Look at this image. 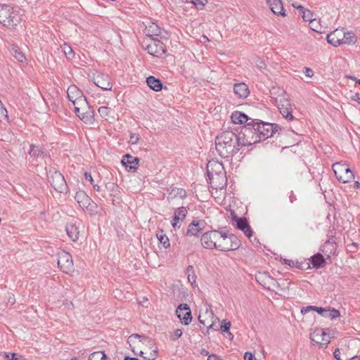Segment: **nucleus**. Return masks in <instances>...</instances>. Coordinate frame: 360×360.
I'll list each match as a JSON object with an SVG mask.
<instances>
[{"instance_id":"4","label":"nucleus","mask_w":360,"mask_h":360,"mask_svg":"<svg viewBox=\"0 0 360 360\" xmlns=\"http://www.w3.org/2000/svg\"><path fill=\"white\" fill-rule=\"evenodd\" d=\"M256 131L258 137V142L272 137L281 128L276 124L264 122L262 121H255Z\"/></svg>"},{"instance_id":"53","label":"nucleus","mask_w":360,"mask_h":360,"mask_svg":"<svg viewBox=\"0 0 360 360\" xmlns=\"http://www.w3.org/2000/svg\"><path fill=\"white\" fill-rule=\"evenodd\" d=\"M7 113H8L7 110L6 109V108L4 107V105L0 100V117H8Z\"/></svg>"},{"instance_id":"20","label":"nucleus","mask_w":360,"mask_h":360,"mask_svg":"<svg viewBox=\"0 0 360 360\" xmlns=\"http://www.w3.org/2000/svg\"><path fill=\"white\" fill-rule=\"evenodd\" d=\"M332 233V231H330ZM328 239L324 243L322 247V252L326 255L328 257H330L331 255H335L337 250V243H336V238L328 233Z\"/></svg>"},{"instance_id":"63","label":"nucleus","mask_w":360,"mask_h":360,"mask_svg":"<svg viewBox=\"0 0 360 360\" xmlns=\"http://www.w3.org/2000/svg\"><path fill=\"white\" fill-rule=\"evenodd\" d=\"M351 99L352 101H355L358 102V103L360 104V96L359 94L356 93L354 95H352L351 96Z\"/></svg>"},{"instance_id":"2","label":"nucleus","mask_w":360,"mask_h":360,"mask_svg":"<svg viewBox=\"0 0 360 360\" xmlns=\"http://www.w3.org/2000/svg\"><path fill=\"white\" fill-rule=\"evenodd\" d=\"M22 11L7 4H1L0 23L5 27H15L22 20Z\"/></svg>"},{"instance_id":"52","label":"nucleus","mask_w":360,"mask_h":360,"mask_svg":"<svg viewBox=\"0 0 360 360\" xmlns=\"http://www.w3.org/2000/svg\"><path fill=\"white\" fill-rule=\"evenodd\" d=\"M174 192H176L174 193V195L175 196H179L181 198H184L186 197V192L184 189L183 188H177L176 190H173Z\"/></svg>"},{"instance_id":"61","label":"nucleus","mask_w":360,"mask_h":360,"mask_svg":"<svg viewBox=\"0 0 360 360\" xmlns=\"http://www.w3.org/2000/svg\"><path fill=\"white\" fill-rule=\"evenodd\" d=\"M304 75L308 77H311L313 75H314V72L313 70L309 68H307V67H305L304 68Z\"/></svg>"},{"instance_id":"24","label":"nucleus","mask_w":360,"mask_h":360,"mask_svg":"<svg viewBox=\"0 0 360 360\" xmlns=\"http://www.w3.org/2000/svg\"><path fill=\"white\" fill-rule=\"evenodd\" d=\"M122 164L126 167L128 170H136L138 168V165L139 162V158L136 157H133L129 154H125L122 157Z\"/></svg>"},{"instance_id":"57","label":"nucleus","mask_w":360,"mask_h":360,"mask_svg":"<svg viewBox=\"0 0 360 360\" xmlns=\"http://www.w3.org/2000/svg\"><path fill=\"white\" fill-rule=\"evenodd\" d=\"M243 358L245 360H257L255 356L251 352H246L244 354Z\"/></svg>"},{"instance_id":"10","label":"nucleus","mask_w":360,"mask_h":360,"mask_svg":"<svg viewBox=\"0 0 360 360\" xmlns=\"http://www.w3.org/2000/svg\"><path fill=\"white\" fill-rule=\"evenodd\" d=\"M58 265L64 273L68 274L73 269L72 255L65 250L59 252L58 255Z\"/></svg>"},{"instance_id":"22","label":"nucleus","mask_w":360,"mask_h":360,"mask_svg":"<svg viewBox=\"0 0 360 360\" xmlns=\"http://www.w3.org/2000/svg\"><path fill=\"white\" fill-rule=\"evenodd\" d=\"M230 241L229 236L226 233L219 231V238H217V250L220 251L231 250V244L229 245Z\"/></svg>"},{"instance_id":"41","label":"nucleus","mask_w":360,"mask_h":360,"mask_svg":"<svg viewBox=\"0 0 360 360\" xmlns=\"http://www.w3.org/2000/svg\"><path fill=\"white\" fill-rule=\"evenodd\" d=\"M309 27L310 28L316 32L321 33V26L320 25V20L315 18L313 20H310L309 22Z\"/></svg>"},{"instance_id":"14","label":"nucleus","mask_w":360,"mask_h":360,"mask_svg":"<svg viewBox=\"0 0 360 360\" xmlns=\"http://www.w3.org/2000/svg\"><path fill=\"white\" fill-rule=\"evenodd\" d=\"M310 340L315 344L327 345L330 340L322 328H316L310 333Z\"/></svg>"},{"instance_id":"50","label":"nucleus","mask_w":360,"mask_h":360,"mask_svg":"<svg viewBox=\"0 0 360 360\" xmlns=\"http://www.w3.org/2000/svg\"><path fill=\"white\" fill-rule=\"evenodd\" d=\"M182 335V331L181 329H176L174 331L173 334L171 335L170 338L172 341H175Z\"/></svg>"},{"instance_id":"64","label":"nucleus","mask_w":360,"mask_h":360,"mask_svg":"<svg viewBox=\"0 0 360 360\" xmlns=\"http://www.w3.org/2000/svg\"><path fill=\"white\" fill-rule=\"evenodd\" d=\"M207 360H223V359H221L220 357L217 356L215 354H211V355L208 356Z\"/></svg>"},{"instance_id":"15","label":"nucleus","mask_w":360,"mask_h":360,"mask_svg":"<svg viewBox=\"0 0 360 360\" xmlns=\"http://www.w3.org/2000/svg\"><path fill=\"white\" fill-rule=\"evenodd\" d=\"M93 81L97 86L103 90H111L112 89V85L108 74L97 73L94 75Z\"/></svg>"},{"instance_id":"49","label":"nucleus","mask_w":360,"mask_h":360,"mask_svg":"<svg viewBox=\"0 0 360 360\" xmlns=\"http://www.w3.org/2000/svg\"><path fill=\"white\" fill-rule=\"evenodd\" d=\"M231 323L229 321H226V320H223L221 325V329L222 332H226L229 333V335H231V333H229Z\"/></svg>"},{"instance_id":"51","label":"nucleus","mask_w":360,"mask_h":360,"mask_svg":"<svg viewBox=\"0 0 360 360\" xmlns=\"http://www.w3.org/2000/svg\"><path fill=\"white\" fill-rule=\"evenodd\" d=\"M181 221V219L179 216H177L175 213H174V217L172 221V225L174 229H179L180 226L178 225L179 221Z\"/></svg>"},{"instance_id":"30","label":"nucleus","mask_w":360,"mask_h":360,"mask_svg":"<svg viewBox=\"0 0 360 360\" xmlns=\"http://www.w3.org/2000/svg\"><path fill=\"white\" fill-rule=\"evenodd\" d=\"M29 155L31 157L39 158H44L46 155V151L44 147L35 145L30 146V150L29 151Z\"/></svg>"},{"instance_id":"13","label":"nucleus","mask_w":360,"mask_h":360,"mask_svg":"<svg viewBox=\"0 0 360 360\" xmlns=\"http://www.w3.org/2000/svg\"><path fill=\"white\" fill-rule=\"evenodd\" d=\"M176 314L184 325L186 326L191 323L192 320L191 311L187 304H180L176 309Z\"/></svg>"},{"instance_id":"48","label":"nucleus","mask_w":360,"mask_h":360,"mask_svg":"<svg viewBox=\"0 0 360 360\" xmlns=\"http://www.w3.org/2000/svg\"><path fill=\"white\" fill-rule=\"evenodd\" d=\"M133 338H143L148 341V342L150 345H153V341L151 339H150L149 338L146 337L145 335H139V334H132L129 338V339L130 340H132Z\"/></svg>"},{"instance_id":"16","label":"nucleus","mask_w":360,"mask_h":360,"mask_svg":"<svg viewBox=\"0 0 360 360\" xmlns=\"http://www.w3.org/2000/svg\"><path fill=\"white\" fill-rule=\"evenodd\" d=\"M204 220L194 219L188 226L186 233V236H198L203 231L205 226Z\"/></svg>"},{"instance_id":"19","label":"nucleus","mask_w":360,"mask_h":360,"mask_svg":"<svg viewBox=\"0 0 360 360\" xmlns=\"http://www.w3.org/2000/svg\"><path fill=\"white\" fill-rule=\"evenodd\" d=\"M85 124H93L94 122V110L89 105L86 101V107L80 108L79 112L75 113Z\"/></svg>"},{"instance_id":"59","label":"nucleus","mask_w":360,"mask_h":360,"mask_svg":"<svg viewBox=\"0 0 360 360\" xmlns=\"http://www.w3.org/2000/svg\"><path fill=\"white\" fill-rule=\"evenodd\" d=\"M326 309L323 308V307H318L314 306V311H316L318 314H319L320 315H321L322 316L324 317V315L326 313Z\"/></svg>"},{"instance_id":"44","label":"nucleus","mask_w":360,"mask_h":360,"mask_svg":"<svg viewBox=\"0 0 360 360\" xmlns=\"http://www.w3.org/2000/svg\"><path fill=\"white\" fill-rule=\"evenodd\" d=\"M98 111L103 118L108 120V117L110 115L112 110L107 106H101L98 108Z\"/></svg>"},{"instance_id":"12","label":"nucleus","mask_w":360,"mask_h":360,"mask_svg":"<svg viewBox=\"0 0 360 360\" xmlns=\"http://www.w3.org/2000/svg\"><path fill=\"white\" fill-rule=\"evenodd\" d=\"M276 103L281 114L288 120H293L292 108L289 100L285 97L276 98Z\"/></svg>"},{"instance_id":"40","label":"nucleus","mask_w":360,"mask_h":360,"mask_svg":"<svg viewBox=\"0 0 360 360\" xmlns=\"http://www.w3.org/2000/svg\"><path fill=\"white\" fill-rule=\"evenodd\" d=\"M11 53L13 56V57L20 62H22L25 59L24 54L16 46L12 48V49L11 50Z\"/></svg>"},{"instance_id":"25","label":"nucleus","mask_w":360,"mask_h":360,"mask_svg":"<svg viewBox=\"0 0 360 360\" xmlns=\"http://www.w3.org/2000/svg\"><path fill=\"white\" fill-rule=\"evenodd\" d=\"M65 231L68 237L74 242L79 239V229L76 223H68L65 226Z\"/></svg>"},{"instance_id":"11","label":"nucleus","mask_w":360,"mask_h":360,"mask_svg":"<svg viewBox=\"0 0 360 360\" xmlns=\"http://www.w3.org/2000/svg\"><path fill=\"white\" fill-rule=\"evenodd\" d=\"M217 238H219L218 231H210L202 235L200 242L202 245L206 249H217Z\"/></svg>"},{"instance_id":"21","label":"nucleus","mask_w":360,"mask_h":360,"mask_svg":"<svg viewBox=\"0 0 360 360\" xmlns=\"http://www.w3.org/2000/svg\"><path fill=\"white\" fill-rule=\"evenodd\" d=\"M344 39V30L336 29L333 32L327 34L326 40L328 43L330 44L333 46H338L342 44V40Z\"/></svg>"},{"instance_id":"7","label":"nucleus","mask_w":360,"mask_h":360,"mask_svg":"<svg viewBox=\"0 0 360 360\" xmlns=\"http://www.w3.org/2000/svg\"><path fill=\"white\" fill-rule=\"evenodd\" d=\"M333 170L340 182L347 183L354 178L352 171L346 164L336 162L333 165Z\"/></svg>"},{"instance_id":"46","label":"nucleus","mask_w":360,"mask_h":360,"mask_svg":"<svg viewBox=\"0 0 360 360\" xmlns=\"http://www.w3.org/2000/svg\"><path fill=\"white\" fill-rule=\"evenodd\" d=\"M270 94L271 97L276 100V98H280L279 96L283 95L285 94V91L283 89L274 87L270 90Z\"/></svg>"},{"instance_id":"5","label":"nucleus","mask_w":360,"mask_h":360,"mask_svg":"<svg viewBox=\"0 0 360 360\" xmlns=\"http://www.w3.org/2000/svg\"><path fill=\"white\" fill-rule=\"evenodd\" d=\"M68 99L72 102L75 106V112H79L80 108L86 107V98L82 92L75 85H71L67 90Z\"/></svg>"},{"instance_id":"3","label":"nucleus","mask_w":360,"mask_h":360,"mask_svg":"<svg viewBox=\"0 0 360 360\" xmlns=\"http://www.w3.org/2000/svg\"><path fill=\"white\" fill-rule=\"evenodd\" d=\"M240 139L242 146H250L258 142L255 120L240 127V131L237 134Z\"/></svg>"},{"instance_id":"28","label":"nucleus","mask_w":360,"mask_h":360,"mask_svg":"<svg viewBox=\"0 0 360 360\" xmlns=\"http://www.w3.org/2000/svg\"><path fill=\"white\" fill-rule=\"evenodd\" d=\"M75 199L82 209H84V207L91 200L84 191H77L75 193Z\"/></svg>"},{"instance_id":"1","label":"nucleus","mask_w":360,"mask_h":360,"mask_svg":"<svg viewBox=\"0 0 360 360\" xmlns=\"http://www.w3.org/2000/svg\"><path fill=\"white\" fill-rule=\"evenodd\" d=\"M215 147L221 158H227L236 154L242 146L237 134L232 131H226L216 137Z\"/></svg>"},{"instance_id":"60","label":"nucleus","mask_w":360,"mask_h":360,"mask_svg":"<svg viewBox=\"0 0 360 360\" xmlns=\"http://www.w3.org/2000/svg\"><path fill=\"white\" fill-rule=\"evenodd\" d=\"M92 186H93L94 191L101 193V195L102 198H105V195L103 193V191L101 188V187L98 185L93 184Z\"/></svg>"},{"instance_id":"34","label":"nucleus","mask_w":360,"mask_h":360,"mask_svg":"<svg viewBox=\"0 0 360 360\" xmlns=\"http://www.w3.org/2000/svg\"><path fill=\"white\" fill-rule=\"evenodd\" d=\"M356 41L357 37L354 32L344 31V39L342 40V44H355Z\"/></svg>"},{"instance_id":"37","label":"nucleus","mask_w":360,"mask_h":360,"mask_svg":"<svg viewBox=\"0 0 360 360\" xmlns=\"http://www.w3.org/2000/svg\"><path fill=\"white\" fill-rule=\"evenodd\" d=\"M186 273L187 275L188 282H190L191 284L195 283L196 280V276L195 274L194 267L192 265L188 266Z\"/></svg>"},{"instance_id":"32","label":"nucleus","mask_w":360,"mask_h":360,"mask_svg":"<svg viewBox=\"0 0 360 360\" xmlns=\"http://www.w3.org/2000/svg\"><path fill=\"white\" fill-rule=\"evenodd\" d=\"M310 262L313 266L316 269L323 267L326 263L325 259L321 253H317L311 257Z\"/></svg>"},{"instance_id":"43","label":"nucleus","mask_w":360,"mask_h":360,"mask_svg":"<svg viewBox=\"0 0 360 360\" xmlns=\"http://www.w3.org/2000/svg\"><path fill=\"white\" fill-rule=\"evenodd\" d=\"M160 34V30L159 27L155 23H152V25H150L147 30L148 35L158 36Z\"/></svg>"},{"instance_id":"6","label":"nucleus","mask_w":360,"mask_h":360,"mask_svg":"<svg viewBox=\"0 0 360 360\" xmlns=\"http://www.w3.org/2000/svg\"><path fill=\"white\" fill-rule=\"evenodd\" d=\"M48 181L52 187L58 193H64L68 189V185L63 175L55 169H50L47 172Z\"/></svg>"},{"instance_id":"26","label":"nucleus","mask_w":360,"mask_h":360,"mask_svg":"<svg viewBox=\"0 0 360 360\" xmlns=\"http://www.w3.org/2000/svg\"><path fill=\"white\" fill-rule=\"evenodd\" d=\"M267 4L274 14L285 15L281 0H269V2H267Z\"/></svg>"},{"instance_id":"47","label":"nucleus","mask_w":360,"mask_h":360,"mask_svg":"<svg viewBox=\"0 0 360 360\" xmlns=\"http://www.w3.org/2000/svg\"><path fill=\"white\" fill-rule=\"evenodd\" d=\"M63 52H64L65 55L66 56L67 58H68V59H72L75 56V53H74L72 49L69 46H65L63 48Z\"/></svg>"},{"instance_id":"23","label":"nucleus","mask_w":360,"mask_h":360,"mask_svg":"<svg viewBox=\"0 0 360 360\" xmlns=\"http://www.w3.org/2000/svg\"><path fill=\"white\" fill-rule=\"evenodd\" d=\"M225 173L223 165L217 161L210 160L207 165V174L217 176Z\"/></svg>"},{"instance_id":"31","label":"nucleus","mask_w":360,"mask_h":360,"mask_svg":"<svg viewBox=\"0 0 360 360\" xmlns=\"http://www.w3.org/2000/svg\"><path fill=\"white\" fill-rule=\"evenodd\" d=\"M146 83L151 89L155 91H159L162 89V82L159 79L155 78L153 76H150L147 77Z\"/></svg>"},{"instance_id":"8","label":"nucleus","mask_w":360,"mask_h":360,"mask_svg":"<svg viewBox=\"0 0 360 360\" xmlns=\"http://www.w3.org/2000/svg\"><path fill=\"white\" fill-rule=\"evenodd\" d=\"M255 279L264 288L274 290L279 286L278 281L266 271H259L255 274Z\"/></svg>"},{"instance_id":"45","label":"nucleus","mask_w":360,"mask_h":360,"mask_svg":"<svg viewBox=\"0 0 360 360\" xmlns=\"http://www.w3.org/2000/svg\"><path fill=\"white\" fill-rule=\"evenodd\" d=\"M174 213L180 217L181 221H183L186 218L188 211L185 207H180L174 210Z\"/></svg>"},{"instance_id":"36","label":"nucleus","mask_w":360,"mask_h":360,"mask_svg":"<svg viewBox=\"0 0 360 360\" xmlns=\"http://www.w3.org/2000/svg\"><path fill=\"white\" fill-rule=\"evenodd\" d=\"M156 236L159 242L163 245L165 248H168L170 246L169 240L168 237L164 233L162 230L159 231Z\"/></svg>"},{"instance_id":"42","label":"nucleus","mask_w":360,"mask_h":360,"mask_svg":"<svg viewBox=\"0 0 360 360\" xmlns=\"http://www.w3.org/2000/svg\"><path fill=\"white\" fill-rule=\"evenodd\" d=\"M340 316V313L338 310L335 309H326V313L324 315L325 318H330L331 319L338 318Z\"/></svg>"},{"instance_id":"9","label":"nucleus","mask_w":360,"mask_h":360,"mask_svg":"<svg viewBox=\"0 0 360 360\" xmlns=\"http://www.w3.org/2000/svg\"><path fill=\"white\" fill-rule=\"evenodd\" d=\"M145 49L149 54L155 57H162L166 52L164 43L155 38L150 39V42L146 45Z\"/></svg>"},{"instance_id":"17","label":"nucleus","mask_w":360,"mask_h":360,"mask_svg":"<svg viewBox=\"0 0 360 360\" xmlns=\"http://www.w3.org/2000/svg\"><path fill=\"white\" fill-rule=\"evenodd\" d=\"M208 181L212 189H223L226 186V177L225 173H221L217 176L207 175Z\"/></svg>"},{"instance_id":"54","label":"nucleus","mask_w":360,"mask_h":360,"mask_svg":"<svg viewBox=\"0 0 360 360\" xmlns=\"http://www.w3.org/2000/svg\"><path fill=\"white\" fill-rule=\"evenodd\" d=\"M15 353H4V357L7 360H20V358L16 357Z\"/></svg>"},{"instance_id":"56","label":"nucleus","mask_w":360,"mask_h":360,"mask_svg":"<svg viewBox=\"0 0 360 360\" xmlns=\"http://www.w3.org/2000/svg\"><path fill=\"white\" fill-rule=\"evenodd\" d=\"M158 352V347H155L150 354V356L148 358V360H155L157 358Z\"/></svg>"},{"instance_id":"35","label":"nucleus","mask_w":360,"mask_h":360,"mask_svg":"<svg viewBox=\"0 0 360 360\" xmlns=\"http://www.w3.org/2000/svg\"><path fill=\"white\" fill-rule=\"evenodd\" d=\"M98 205L97 204L91 200L84 207L83 210L88 212L90 215H96L98 213Z\"/></svg>"},{"instance_id":"18","label":"nucleus","mask_w":360,"mask_h":360,"mask_svg":"<svg viewBox=\"0 0 360 360\" xmlns=\"http://www.w3.org/2000/svg\"><path fill=\"white\" fill-rule=\"evenodd\" d=\"M232 220L236 222V227L238 229L242 231L248 238H252V231L245 217H237L236 216H233Z\"/></svg>"},{"instance_id":"38","label":"nucleus","mask_w":360,"mask_h":360,"mask_svg":"<svg viewBox=\"0 0 360 360\" xmlns=\"http://www.w3.org/2000/svg\"><path fill=\"white\" fill-rule=\"evenodd\" d=\"M229 245L231 244V250H237L240 246V240L234 235V234H229Z\"/></svg>"},{"instance_id":"39","label":"nucleus","mask_w":360,"mask_h":360,"mask_svg":"<svg viewBox=\"0 0 360 360\" xmlns=\"http://www.w3.org/2000/svg\"><path fill=\"white\" fill-rule=\"evenodd\" d=\"M107 356L103 351H97L91 353L89 360H106Z\"/></svg>"},{"instance_id":"62","label":"nucleus","mask_w":360,"mask_h":360,"mask_svg":"<svg viewBox=\"0 0 360 360\" xmlns=\"http://www.w3.org/2000/svg\"><path fill=\"white\" fill-rule=\"evenodd\" d=\"M84 177H85L86 180L89 181L91 184H94V179L90 173L85 172Z\"/></svg>"},{"instance_id":"27","label":"nucleus","mask_w":360,"mask_h":360,"mask_svg":"<svg viewBox=\"0 0 360 360\" xmlns=\"http://www.w3.org/2000/svg\"><path fill=\"white\" fill-rule=\"evenodd\" d=\"M233 91L240 98H245L250 93L248 86L243 82L236 84L233 86Z\"/></svg>"},{"instance_id":"33","label":"nucleus","mask_w":360,"mask_h":360,"mask_svg":"<svg viewBox=\"0 0 360 360\" xmlns=\"http://www.w3.org/2000/svg\"><path fill=\"white\" fill-rule=\"evenodd\" d=\"M293 6L300 10V13L302 14V17L304 21L310 22V20L315 19V18H313V13L308 9H305L302 6H296L295 4H293Z\"/></svg>"},{"instance_id":"58","label":"nucleus","mask_w":360,"mask_h":360,"mask_svg":"<svg viewBox=\"0 0 360 360\" xmlns=\"http://www.w3.org/2000/svg\"><path fill=\"white\" fill-rule=\"evenodd\" d=\"M314 306H307V307H303L301 309V313H302V314H306L309 311H314Z\"/></svg>"},{"instance_id":"55","label":"nucleus","mask_w":360,"mask_h":360,"mask_svg":"<svg viewBox=\"0 0 360 360\" xmlns=\"http://www.w3.org/2000/svg\"><path fill=\"white\" fill-rule=\"evenodd\" d=\"M139 140V134H131L130 139H129V142L131 143V144H132V145L136 144L138 143Z\"/></svg>"},{"instance_id":"29","label":"nucleus","mask_w":360,"mask_h":360,"mask_svg":"<svg viewBox=\"0 0 360 360\" xmlns=\"http://www.w3.org/2000/svg\"><path fill=\"white\" fill-rule=\"evenodd\" d=\"M231 120L234 124H243L246 123L248 120H251L247 115L239 111H235L231 115Z\"/></svg>"}]
</instances>
